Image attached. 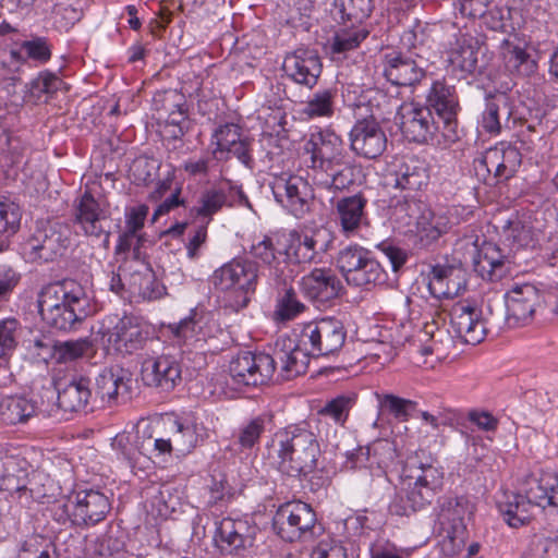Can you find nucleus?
Wrapping results in <instances>:
<instances>
[{
  "label": "nucleus",
  "instance_id": "a18cd8bd",
  "mask_svg": "<svg viewBox=\"0 0 558 558\" xmlns=\"http://www.w3.org/2000/svg\"><path fill=\"white\" fill-rule=\"evenodd\" d=\"M168 332L178 345H190L206 340V335L203 331V320L196 319L194 316H189L178 324L169 325Z\"/></svg>",
  "mask_w": 558,
  "mask_h": 558
},
{
  "label": "nucleus",
  "instance_id": "de8ad7c7",
  "mask_svg": "<svg viewBox=\"0 0 558 558\" xmlns=\"http://www.w3.org/2000/svg\"><path fill=\"white\" fill-rule=\"evenodd\" d=\"M306 306L302 303L292 287L284 288L276 299L274 319L276 322H289L295 319L305 311Z\"/></svg>",
  "mask_w": 558,
  "mask_h": 558
},
{
  "label": "nucleus",
  "instance_id": "c85d7f7f",
  "mask_svg": "<svg viewBox=\"0 0 558 558\" xmlns=\"http://www.w3.org/2000/svg\"><path fill=\"white\" fill-rule=\"evenodd\" d=\"M393 449L387 441H377L372 447H359L347 452L344 468L356 470L367 468L372 474L380 475L393 459Z\"/></svg>",
  "mask_w": 558,
  "mask_h": 558
},
{
  "label": "nucleus",
  "instance_id": "9d476101",
  "mask_svg": "<svg viewBox=\"0 0 558 558\" xmlns=\"http://www.w3.org/2000/svg\"><path fill=\"white\" fill-rule=\"evenodd\" d=\"M397 119L402 134L409 141L442 147L454 143L446 140L444 124L434 120L428 108L414 102H403L398 107Z\"/></svg>",
  "mask_w": 558,
  "mask_h": 558
},
{
  "label": "nucleus",
  "instance_id": "9b49d317",
  "mask_svg": "<svg viewBox=\"0 0 558 558\" xmlns=\"http://www.w3.org/2000/svg\"><path fill=\"white\" fill-rule=\"evenodd\" d=\"M337 265L347 282L356 287L379 284L386 280V272L372 252L359 245L341 250Z\"/></svg>",
  "mask_w": 558,
  "mask_h": 558
},
{
  "label": "nucleus",
  "instance_id": "13d9d810",
  "mask_svg": "<svg viewBox=\"0 0 558 558\" xmlns=\"http://www.w3.org/2000/svg\"><path fill=\"white\" fill-rule=\"evenodd\" d=\"M474 266L481 276L486 274L492 278L495 271L502 266V257L495 245L487 243L478 251L474 258Z\"/></svg>",
  "mask_w": 558,
  "mask_h": 558
},
{
  "label": "nucleus",
  "instance_id": "f257e3e1",
  "mask_svg": "<svg viewBox=\"0 0 558 558\" xmlns=\"http://www.w3.org/2000/svg\"><path fill=\"white\" fill-rule=\"evenodd\" d=\"M320 456L316 435L300 425L278 429L266 445L268 465L289 477L302 478L314 473Z\"/></svg>",
  "mask_w": 558,
  "mask_h": 558
},
{
  "label": "nucleus",
  "instance_id": "c756f323",
  "mask_svg": "<svg viewBox=\"0 0 558 558\" xmlns=\"http://www.w3.org/2000/svg\"><path fill=\"white\" fill-rule=\"evenodd\" d=\"M383 73L387 81L397 86H413L425 75V71L412 58L396 50L384 54Z\"/></svg>",
  "mask_w": 558,
  "mask_h": 558
},
{
  "label": "nucleus",
  "instance_id": "a19ab883",
  "mask_svg": "<svg viewBox=\"0 0 558 558\" xmlns=\"http://www.w3.org/2000/svg\"><path fill=\"white\" fill-rule=\"evenodd\" d=\"M36 411V402L24 396H7L0 400V417L7 424L24 423Z\"/></svg>",
  "mask_w": 558,
  "mask_h": 558
},
{
  "label": "nucleus",
  "instance_id": "bf43d9fd",
  "mask_svg": "<svg viewBox=\"0 0 558 558\" xmlns=\"http://www.w3.org/2000/svg\"><path fill=\"white\" fill-rule=\"evenodd\" d=\"M228 203V195L223 186L207 190L199 198V206L196 208V214L198 216L210 218Z\"/></svg>",
  "mask_w": 558,
  "mask_h": 558
},
{
  "label": "nucleus",
  "instance_id": "5fc2aeb1",
  "mask_svg": "<svg viewBox=\"0 0 558 558\" xmlns=\"http://www.w3.org/2000/svg\"><path fill=\"white\" fill-rule=\"evenodd\" d=\"M21 324L13 317L0 319V359L9 356L16 348Z\"/></svg>",
  "mask_w": 558,
  "mask_h": 558
},
{
  "label": "nucleus",
  "instance_id": "338daca9",
  "mask_svg": "<svg viewBox=\"0 0 558 558\" xmlns=\"http://www.w3.org/2000/svg\"><path fill=\"white\" fill-rule=\"evenodd\" d=\"M62 83V80L54 73L44 71L31 82L29 90L34 97L40 100L44 95L57 92Z\"/></svg>",
  "mask_w": 558,
  "mask_h": 558
},
{
  "label": "nucleus",
  "instance_id": "5701e85b",
  "mask_svg": "<svg viewBox=\"0 0 558 558\" xmlns=\"http://www.w3.org/2000/svg\"><path fill=\"white\" fill-rule=\"evenodd\" d=\"M328 233L323 228H303L288 235L287 256L295 263H312L328 250Z\"/></svg>",
  "mask_w": 558,
  "mask_h": 558
},
{
  "label": "nucleus",
  "instance_id": "c9c22d12",
  "mask_svg": "<svg viewBox=\"0 0 558 558\" xmlns=\"http://www.w3.org/2000/svg\"><path fill=\"white\" fill-rule=\"evenodd\" d=\"M29 465L16 456L0 457V486L10 494L25 490L28 483Z\"/></svg>",
  "mask_w": 558,
  "mask_h": 558
},
{
  "label": "nucleus",
  "instance_id": "f3484780",
  "mask_svg": "<svg viewBox=\"0 0 558 558\" xmlns=\"http://www.w3.org/2000/svg\"><path fill=\"white\" fill-rule=\"evenodd\" d=\"M70 243V229L60 222L40 223L24 243V253L29 259L45 262L61 255Z\"/></svg>",
  "mask_w": 558,
  "mask_h": 558
},
{
  "label": "nucleus",
  "instance_id": "e2e57ef3",
  "mask_svg": "<svg viewBox=\"0 0 558 558\" xmlns=\"http://www.w3.org/2000/svg\"><path fill=\"white\" fill-rule=\"evenodd\" d=\"M504 236L510 245L525 247L534 243V231L520 220L510 221L504 230Z\"/></svg>",
  "mask_w": 558,
  "mask_h": 558
},
{
  "label": "nucleus",
  "instance_id": "2eb2a0df",
  "mask_svg": "<svg viewBox=\"0 0 558 558\" xmlns=\"http://www.w3.org/2000/svg\"><path fill=\"white\" fill-rule=\"evenodd\" d=\"M256 531L245 519L223 518L216 523L214 544L226 557L243 558L254 544Z\"/></svg>",
  "mask_w": 558,
  "mask_h": 558
},
{
  "label": "nucleus",
  "instance_id": "f704fd0d",
  "mask_svg": "<svg viewBox=\"0 0 558 558\" xmlns=\"http://www.w3.org/2000/svg\"><path fill=\"white\" fill-rule=\"evenodd\" d=\"M162 426L165 432L171 437L174 451L179 453L190 452L197 446L201 439L199 428L192 421L168 416L162 420Z\"/></svg>",
  "mask_w": 558,
  "mask_h": 558
},
{
  "label": "nucleus",
  "instance_id": "f8f14e48",
  "mask_svg": "<svg viewBox=\"0 0 558 558\" xmlns=\"http://www.w3.org/2000/svg\"><path fill=\"white\" fill-rule=\"evenodd\" d=\"M520 151L506 143L487 149L473 162L477 179L485 184L494 185L512 178L521 166Z\"/></svg>",
  "mask_w": 558,
  "mask_h": 558
},
{
  "label": "nucleus",
  "instance_id": "a878e982",
  "mask_svg": "<svg viewBox=\"0 0 558 558\" xmlns=\"http://www.w3.org/2000/svg\"><path fill=\"white\" fill-rule=\"evenodd\" d=\"M282 70L294 83L313 88L322 73V62L315 51L300 48L286 56Z\"/></svg>",
  "mask_w": 558,
  "mask_h": 558
},
{
  "label": "nucleus",
  "instance_id": "6ab92c4d",
  "mask_svg": "<svg viewBox=\"0 0 558 558\" xmlns=\"http://www.w3.org/2000/svg\"><path fill=\"white\" fill-rule=\"evenodd\" d=\"M425 100V108L434 110L444 124L446 140L457 142L459 140L457 121L459 100L454 86L449 85L445 80H435L426 93Z\"/></svg>",
  "mask_w": 558,
  "mask_h": 558
},
{
  "label": "nucleus",
  "instance_id": "b1692460",
  "mask_svg": "<svg viewBox=\"0 0 558 558\" xmlns=\"http://www.w3.org/2000/svg\"><path fill=\"white\" fill-rule=\"evenodd\" d=\"M505 298L507 323L512 327L529 323L541 301L539 291L532 283H514Z\"/></svg>",
  "mask_w": 558,
  "mask_h": 558
},
{
  "label": "nucleus",
  "instance_id": "72a5a7b5",
  "mask_svg": "<svg viewBox=\"0 0 558 558\" xmlns=\"http://www.w3.org/2000/svg\"><path fill=\"white\" fill-rule=\"evenodd\" d=\"M300 289L311 300L325 303L338 296L341 283L330 269L315 268L301 278Z\"/></svg>",
  "mask_w": 558,
  "mask_h": 558
},
{
  "label": "nucleus",
  "instance_id": "0eeeda50",
  "mask_svg": "<svg viewBox=\"0 0 558 558\" xmlns=\"http://www.w3.org/2000/svg\"><path fill=\"white\" fill-rule=\"evenodd\" d=\"M110 509L108 497L94 489L62 496L53 500L49 507V511L57 522L74 525H95L106 518Z\"/></svg>",
  "mask_w": 558,
  "mask_h": 558
},
{
  "label": "nucleus",
  "instance_id": "e433bc0d",
  "mask_svg": "<svg viewBox=\"0 0 558 558\" xmlns=\"http://www.w3.org/2000/svg\"><path fill=\"white\" fill-rule=\"evenodd\" d=\"M282 343V348L276 350L275 361L281 365L282 376L291 379L305 373L308 365V351L295 345L290 339L278 340L276 347Z\"/></svg>",
  "mask_w": 558,
  "mask_h": 558
},
{
  "label": "nucleus",
  "instance_id": "49530a36",
  "mask_svg": "<svg viewBox=\"0 0 558 558\" xmlns=\"http://www.w3.org/2000/svg\"><path fill=\"white\" fill-rule=\"evenodd\" d=\"M337 92L331 88L315 92L305 102L302 113L308 119L331 118Z\"/></svg>",
  "mask_w": 558,
  "mask_h": 558
},
{
  "label": "nucleus",
  "instance_id": "8fccbe9b",
  "mask_svg": "<svg viewBox=\"0 0 558 558\" xmlns=\"http://www.w3.org/2000/svg\"><path fill=\"white\" fill-rule=\"evenodd\" d=\"M328 177L325 182L328 189L342 191L352 186L359 178V168L349 160V157L342 160L341 165L332 167V170H325Z\"/></svg>",
  "mask_w": 558,
  "mask_h": 558
},
{
  "label": "nucleus",
  "instance_id": "f03ea898",
  "mask_svg": "<svg viewBox=\"0 0 558 558\" xmlns=\"http://www.w3.org/2000/svg\"><path fill=\"white\" fill-rule=\"evenodd\" d=\"M37 304L41 319L58 330H72L89 314L83 287L72 280L45 286L38 293Z\"/></svg>",
  "mask_w": 558,
  "mask_h": 558
},
{
  "label": "nucleus",
  "instance_id": "0e129e2a",
  "mask_svg": "<svg viewBox=\"0 0 558 558\" xmlns=\"http://www.w3.org/2000/svg\"><path fill=\"white\" fill-rule=\"evenodd\" d=\"M383 411L392 414L397 420L405 422L409 420L410 410L414 408V402L395 395L377 396Z\"/></svg>",
  "mask_w": 558,
  "mask_h": 558
},
{
  "label": "nucleus",
  "instance_id": "774afa93",
  "mask_svg": "<svg viewBox=\"0 0 558 558\" xmlns=\"http://www.w3.org/2000/svg\"><path fill=\"white\" fill-rule=\"evenodd\" d=\"M147 215L148 206L146 205L130 208L125 214V231L121 241L128 242L131 238L136 236L137 232L144 227Z\"/></svg>",
  "mask_w": 558,
  "mask_h": 558
},
{
  "label": "nucleus",
  "instance_id": "09e8293b",
  "mask_svg": "<svg viewBox=\"0 0 558 558\" xmlns=\"http://www.w3.org/2000/svg\"><path fill=\"white\" fill-rule=\"evenodd\" d=\"M130 294L136 300L155 301L166 294V287L153 275L135 274L130 283Z\"/></svg>",
  "mask_w": 558,
  "mask_h": 558
},
{
  "label": "nucleus",
  "instance_id": "7ed1b4c3",
  "mask_svg": "<svg viewBox=\"0 0 558 558\" xmlns=\"http://www.w3.org/2000/svg\"><path fill=\"white\" fill-rule=\"evenodd\" d=\"M555 483L556 473L542 471L526 475L520 483L519 493L505 492L498 500V508L506 522L518 527L530 520L534 506L546 509L549 489Z\"/></svg>",
  "mask_w": 558,
  "mask_h": 558
},
{
  "label": "nucleus",
  "instance_id": "cd10ccee",
  "mask_svg": "<svg viewBox=\"0 0 558 558\" xmlns=\"http://www.w3.org/2000/svg\"><path fill=\"white\" fill-rule=\"evenodd\" d=\"M409 209L410 218H413V222L408 223L410 231L415 233L423 245L435 242L451 228V220L446 213H435L417 204L409 205Z\"/></svg>",
  "mask_w": 558,
  "mask_h": 558
},
{
  "label": "nucleus",
  "instance_id": "4d7b16f0",
  "mask_svg": "<svg viewBox=\"0 0 558 558\" xmlns=\"http://www.w3.org/2000/svg\"><path fill=\"white\" fill-rule=\"evenodd\" d=\"M354 403V395H339L328 401L319 411V414L330 417L337 424L343 425Z\"/></svg>",
  "mask_w": 558,
  "mask_h": 558
},
{
  "label": "nucleus",
  "instance_id": "dca6fc26",
  "mask_svg": "<svg viewBox=\"0 0 558 558\" xmlns=\"http://www.w3.org/2000/svg\"><path fill=\"white\" fill-rule=\"evenodd\" d=\"M275 201L289 214L303 218L311 208L313 190L300 175L282 173L269 183Z\"/></svg>",
  "mask_w": 558,
  "mask_h": 558
},
{
  "label": "nucleus",
  "instance_id": "58836bf2",
  "mask_svg": "<svg viewBox=\"0 0 558 558\" xmlns=\"http://www.w3.org/2000/svg\"><path fill=\"white\" fill-rule=\"evenodd\" d=\"M172 451H174V447L169 434L167 437H153L149 435L147 438L142 440L137 449L123 451V454L132 468L137 465L138 468H143L153 454L159 457L170 454Z\"/></svg>",
  "mask_w": 558,
  "mask_h": 558
},
{
  "label": "nucleus",
  "instance_id": "ddd939ff",
  "mask_svg": "<svg viewBox=\"0 0 558 558\" xmlns=\"http://www.w3.org/2000/svg\"><path fill=\"white\" fill-rule=\"evenodd\" d=\"M316 513L311 505L296 500L281 505L274 517V529L286 542L310 539L316 526Z\"/></svg>",
  "mask_w": 558,
  "mask_h": 558
},
{
  "label": "nucleus",
  "instance_id": "412c9836",
  "mask_svg": "<svg viewBox=\"0 0 558 558\" xmlns=\"http://www.w3.org/2000/svg\"><path fill=\"white\" fill-rule=\"evenodd\" d=\"M107 211L89 191H85L74 203V222L85 235L97 239L104 247L109 246L110 232L106 230Z\"/></svg>",
  "mask_w": 558,
  "mask_h": 558
},
{
  "label": "nucleus",
  "instance_id": "6e6552de",
  "mask_svg": "<svg viewBox=\"0 0 558 558\" xmlns=\"http://www.w3.org/2000/svg\"><path fill=\"white\" fill-rule=\"evenodd\" d=\"M97 335L108 353L132 354L149 339L150 326L136 316L110 315L101 320Z\"/></svg>",
  "mask_w": 558,
  "mask_h": 558
},
{
  "label": "nucleus",
  "instance_id": "c03bdc74",
  "mask_svg": "<svg viewBox=\"0 0 558 558\" xmlns=\"http://www.w3.org/2000/svg\"><path fill=\"white\" fill-rule=\"evenodd\" d=\"M508 100L509 99L506 94H498L486 100L481 120V126L485 132L493 135L499 134L501 130L500 113L502 112L507 118L511 116Z\"/></svg>",
  "mask_w": 558,
  "mask_h": 558
},
{
  "label": "nucleus",
  "instance_id": "6e6d98bb",
  "mask_svg": "<svg viewBox=\"0 0 558 558\" xmlns=\"http://www.w3.org/2000/svg\"><path fill=\"white\" fill-rule=\"evenodd\" d=\"M21 216L19 205L8 198H0V236L14 234L20 228Z\"/></svg>",
  "mask_w": 558,
  "mask_h": 558
},
{
  "label": "nucleus",
  "instance_id": "603ef678",
  "mask_svg": "<svg viewBox=\"0 0 558 558\" xmlns=\"http://www.w3.org/2000/svg\"><path fill=\"white\" fill-rule=\"evenodd\" d=\"M92 350L87 339L64 341L54 344L53 360L58 363H69L86 356Z\"/></svg>",
  "mask_w": 558,
  "mask_h": 558
},
{
  "label": "nucleus",
  "instance_id": "3c124183",
  "mask_svg": "<svg viewBox=\"0 0 558 558\" xmlns=\"http://www.w3.org/2000/svg\"><path fill=\"white\" fill-rule=\"evenodd\" d=\"M97 393L104 401L114 402L119 396L128 392V384L120 374L112 371L101 373L96 381Z\"/></svg>",
  "mask_w": 558,
  "mask_h": 558
},
{
  "label": "nucleus",
  "instance_id": "4468645a",
  "mask_svg": "<svg viewBox=\"0 0 558 558\" xmlns=\"http://www.w3.org/2000/svg\"><path fill=\"white\" fill-rule=\"evenodd\" d=\"M347 330L343 323L335 317H324L304 325L300 342L313 355H329L344 344Z\"/></svg>",
  "mask_w": 558,
  "mask_h": 558
},
{
  "label": "nucleus",
  "instance_id": "20e7f679",
  "mask_svg": "<svg viewBox=\"0 0 558 558\" xmlns=\"http://www.w3.org/2000/svg\"><path fill=\"white\" fill-rule=\"evenodd\" d=\"M404 471L400 489L389 505L390 513L410 515L432 502L442 486L444 472L434 464H420Z\"/></svg>",
  "mask_w": 558,
  "mask_h": 558
},
{
  "label": "nucleus",
  "instance_id": "aec40b11",
  "mask_svg": "<svg viewBox=\"0 0 558 558\" xmlns=\"http://www.w3.org/2000/svg\"><path fill=\"white\" fill-rule=\"evenodd\" d=\"M276 369L274 356L266 353L244 351L234 356L229 365V373L239 386L264 385L271 379Z\"/></svg>",
  "mask_w": 558,
  "mask_h": 558
},
{
  "label": "nucleus",
  "instance_id": "a211bd4d",
  "mask_svg": "<svg viewBox=\"0 0 558 558\" xmlns=\"http://www.w3.org/2000/svg\"><path fill=\"white\" fill-rule=\"evenodd\" d=\"M303 153L310 156L314 170H332L348 157L342 138L329 129L312 133L303 145Z\"/></svg>",
  "mask_w": 558,
  "mask_h": 558
},
{
  "label": "nucleus",
  "instance_id": "4c0bfd02",
  "mask_svg": "<svg viewBox=\"0 0 558 558\" xmlns=\"http://www.w3.org/2000/svg\"><path fill=\"white\" fill-rule=\"evenodd\" d=\"M41 10L59 32H68L81 20L73 0H43Z\"/></svg>",
  "mask_w": 558,
  "mask_h": 558
},
{
  "label": "nucleus",
  "instance_id": "7c9ffc66",
  "mask_svg": "<svg viewBox=\"0 0 558 558\" xmlns=\"http://www.w3.org/2000/svg\"><path fill=\"white\" fill-rule=\"evenodd\" d=\"M366 205L367 199L362 194L345 196L336 203L335 219L345 236L356 235L362 227L366 225Z\"/></svg>",
  "mask_w": 558,
  "mask_h": 558
},
{
  "label": "nucleus",
  "instance_id": "bb28decb",
  "mask_svg": "<svg viewBox=\"0 0 558 558\" xmlns=\"http://www.w3.org/2000/svg\"><path fill=\"white\" fill-rule=\"evenodd\" d=\"M482 50L483 43L478 37L460 32L447 51L448 64L461 76L473 74L478 69V54Z\"/></svg>",
  "mask_w": 558,
  "mask_h": 558
},
{
  "label": "nucleus",
  "instance_id": "79ce46f5",
  "mask_svg": "<svg viewBox=\"0 0 558 558\" xmlns=\"http://www.w3.org/2000/svg\"><path fill=\"white\" fill-rule=\"evenodd\" d=\"M90 397L88 380L81 378L69 383L58 391V404L64 411L77 412L87 407Z\"/></svg>",
  "mask_w": 558,
  "mask_h": 558
},
{
  "label": "nucleus",
  "instance_id": "2f4dec72",
  "mask_svg": "<svg viewBox=\"0 0 558 558\" xmlns=\"http://www.w3.org/2000/svg\"><path fill=\"white\" fill-rule=\"evenodd\" d=\"M213 156L216 159H228L230 155L235 156L242 162L248 159L247 143L242 137L241 129L233 123H226L217 128L210 140Z\"/></svg>",
  "mask_w": 558,
  "mask_h": 558
},
{
  "label": "nucleus",
  "instance_id": "864d4df0",
  "mask_svg": "<svg viewBox=\"0 0 558 558\" xmlns=\"http://www.w3.org/2000/svg\"><path fill=\"white\" fill-rule=\"evenodd\" d=\"M367 35L368 32L364 28L341 29L332 38L331 52L340 54L353 50L360 46Z\"/></svg>",
  "mask_w": 558,
  "mask_h": 558
},
{
  "label": "nucleus",
  "instance_id": "680f3d73",
  "mask_svg": "<svg viewBox=\"0 0 558 558\" xmlns=\"http://www.w3.org/2000/svg\"><path fill=\"white\" fill-rule=\"evenodd\" d=\"M266 421L262 416H257L241 426L238 432V444L242 449H251L258 444L262 434L266 428Z\"/></svg>",
  "mask_w": 558,
  "mask_h": 558
},
{
  "label": "nucleus",
  "instance_id": "69168bd1",
  "mask_svg": "<svg viewBox=\"0 0 558 558\" xmlns=\"http://www.w3.org/2000/svg\"><path fill=\"white\" fill-rule=\"evenodd\" d=\"M428 326H426L425 329H417L414 331L413 335H409L408 332H404V335H400L397 337L396 342L397 343H404V342H411V344L423 355L427 356L429 354L434 353L435 350V340L430 336L432 330L427 329Z\"/></svg>",
  "mask_w": 558,
  "mask_h": 558
},
{
  "label": "nucleus",
  "instance_id": "473e14b6",
  "mask_svg": "<svg viewBox=\"0 0 558 558\" xmlns=\"http://www.w3.org/2000/svg\"><path fill=\"white\" fill-rule=\"evenodd\" d=\"M465 287L464 270L456 265H435L428 275V290L436 299H451Z\"/></svg>",
  "mask_w": 558,
  "mask_h": 558
},
{
  "label": "nucleus",
  "instance_id": "1a4fd4ad",
  "mask_svg": "<svg viewBox=\"0 0 558 558\" xmlns=\"http://www.w3.org/2000/svg\"><path fill=\"white\" fill-rule=\"evenodd\" d=\"M210 282L216 289L234 294L236 308L245 307L257 287L258 266L246 258H233L213 272Z\"/></svg>",
  "mask_w": 558,
  "mask_h": 558
},
{
  "label": "nucleus",
  "instance_id": "ea45409f",
  "mask_svg": "<svg viewBox=\"0 0 558 558\" xmlns=\"http://www.w3.org/2000/svg\"><path fill=\"white\" fill-rule=\"evenodd\" d=\"M395 187L409 191H418L426 186L429 174L424 162L410 159L400 163L392 174Z\"/></svg>",
  "mask_w": 558,
  "mask_h": 558
},
{
  "label": "nucleus",
  "instance_id": "39448f33",
  "mask_svg": "<svg viewBox=\"0 0 558 558\" xmlns=\"http://www.w3.org/2000/svg\"><path fill=\"white\" fill-rule=\"evenodd\" d=\"M369 117L357 120L350 132V147L359 156L373 159L380 156L387 145V137L378 123L397 105L387 94L373 89L365 96Z\"/></svg>",
  "mask_w": 558,
  "mask_h": 558
},
{
  "label": "nucleus",
  "instance_id": "4be33fe9",
  "mask_svg": "<svg viewBox=\"0 0 558 558\" xmlns=\"http://www.w3.org/2000/svg\"><path fill=\"white\" fill-rule=\"evenodd\" d=\"M450 325L464 343L478 344L486 337V323L482 310L470 301H460L450 310Z\"/></svg>",
  "mask_w": 558,
  "mask_h": 558
},
{
  "label": "nucleus",
  "instance_id": "052dcab7",
  "mask_svg": "<svg viewBox=\"0 0 558 558\" xmlns=\"http://www.w3.org/2000/svg\"><path fill=\"white\" fill-rule=\"evenodd\" d=\"M336 8H338L341 19L361 22L368 17L373 5L372 0H336Z\"/></svg>",
  "mask_w": 558,
  "mask_h": 558
},
{
  "label": "nucleus",
  "instance_id": "37998d69",
  "mask_svg": "<svg viewBox=\"0 0 558 558\" xmlns=\"http://www.w3.org/2000/svg\"><path fill=\"white\" fill-rule=\"evenodd\" d=\"M500 56L505 68L512 74L527 75L536 66L525 49L507 39L500 45Z\"/></svg>",
  "mask_w": 558,
  "mask_h": 558
},
{
  "label": "nucleus",
  "instance_id": "423d86ee",
  "mask_svg": "<svg viewBox=\"0 0 558 558\" xmlns=\"http://www.w3.org/2000/svg\"><path fill=\"white\" fill-rule=\"evenodd\" d=\"M475 513V504L468 496H445L438 500L436 524L441 537L440 551L454 558L465 548L466 526Z\"/></svg>",
  "mask_w": 558,
  "mask_h": 558
},
{
  "label": "nucleus",
  "instance_id": "393cba45",
  "mask_svg": "<svg viewBox=\"0 0 558 558\" xmlns=\"http://www.w3.org/2000/svg\"><path fill=\"white\" fill-rule=\"evenodd\" d=\"M141 376L146 386L170 391L181 381V365L171 355L150 356L143 361Z\"/></svg>",
  "mask_w": 558,
  "mask_h": 558
}]
</instances>
